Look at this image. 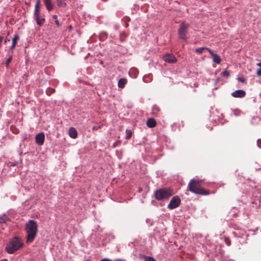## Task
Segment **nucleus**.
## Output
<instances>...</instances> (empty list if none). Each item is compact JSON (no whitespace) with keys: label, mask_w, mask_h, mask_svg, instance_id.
I'll return each instance as SVG.
<instances>
[{"label":"nucleus","mask_w":261,"mask_h":261,"mask_svg":"<svg viewBox=\"0 0 261 261\" xmlns=\"http://www.w3.org/2000/svg\"><path fill=\"white\" fill-rule=\"evenodd\" d=\"M201 180L192 179L188 184V188L192 193L200 195H208L210 194L209 190H206L201 187Z\"/></svg>","instance_id":"nucleus-1"},{"label":"nucleus","mask_w":261,"mask_h":261,"mask_svg":"<svg viewBox=\"0 0 261 261\" xmlns=\"http://www.w3.org/2000/svg\"><path fill=\"white\" fill-rule=\"evenodd\" d=\"M25 230L27 232V242L32 243L35 238L38 232V225L36 221L30 220L25 224Z\"/></svg>","instance_id":"nucleus-2"},{"label":"nucleus","mask_w":261,"mask_h":261,"mask_svg":"<svg viewBox=\"0 0 261 261\" xmlns=\"http://www.w3.org/2000/svg\"><path fill=\"white\" fill-rule=\"evenodd\" d=\"M23 246V243L21 239L18 237H14L7 244L6 250L9 254H13L22 247Z\"/></svg>","instance_id":"nucleus-3"},{"label":"nucleus","mask_w":261,"mask_h":261,"mask_svg":"<svg viewBox=\"0 0 261 261\" xmlns=\"http://www.w3.org/2000/svg\"><path fill=\"white\" fill-rule=\"evenodd\" d=\"M172 195V190L170 188H160L154 192V198L158 201L168 199Z\"/></svg>","instance_id":"nucleus-4"},{"label":"nucleus","mask_w":261,"mask_h":261,"mask_svg":"<svg viewBox=\"0 0 261 261\" xmlns=\"http://www.w3.org/2000/svg\"><path fill=\"white\" fill-rule=\"evenodd\" d=\"M40 0H36L34 12V18L36 21L37 25L42 26L45 22L44 18H40Z\"/></svg>","instance_id":"nucleus-5"},{"label":"nucleus","mask_w":261,"mask_h":261,"mask_svg":"<svg viewBox=\"0 0 261 261\" xmlns=\"http://www.w3.org/2000/svg\"><path fill=\"white\" fill-rule=\"evenodd\" d=\"M189 24L187 23L182 22L179 26L178 30V34L180 39L184 40H187L188 37L187 36L188 33V29Z\"/></svg>","instance_id":"nucleus-6"},{"label":"nucleus","mask_w":261,"mask_h":261,"mask_svg":"<svg viewBox=\"0 0 261 261\" xmlns=\"http://www.w3.org/2000/svg\"><path fill=\"white\" fill-rule=\"evenodd\" d=\"M181 203L180 198L178 196H175L172 198L167 207L170 210L174 209L179 206Z\"/></svg>","instance_id":"nucleus-7"},{"label":"nucleus","mask_w":261,"mask_h":261,"mask_svg":"<svg viewBox=\"0 0 261 261\" xmlns=\"http://www.w3.org/2000/svg\"><path fill=\"white\" fill-rule=\"evenodd\" d=\"M164 61L168 63H175L177 59L175 56L172 54H167L163 57Z\"/></svg>","instance_id":"nucleus-8"},{"label":"nucleus","mask_w":261,"mask_h":261,"mask_svg":"<svg viewBox=\"0 0 261 261\" xmlns=\"http://www.w3.org/2000/svg\"><path fill=\"white\" fill-rule=\"evenodd\" d=\"M45 139L44 134L41 132L36 136L35 141L39 145H42L44 143Z\"/></svg>","instance_id":"nucleus-9"},{"label":"nucleus","mask_w":261,"mask_h":261,"mask_svg":"<svg viewBox=\"0 0 261 261\" xmlns=\"http://www.w3.org/2000/svg\"><path fill=\"white\" fill-rule=\"evenodd\" d=\"M246 92L244 90H238L231 93V95L236 98H243L246 95Z\"/></svg>","instance_id":"nucleus-10"},{"label":"nucleus","mask_w":261,"mask_h":261,"mask_svg":"<svg viewBox=\"0 0 261 261\" xmlns=\"http://www.w3.org/2000/svg\"><path fill=\"white\" fill-rule=\"evenodd\" d=\"M210 54L213 57V61L218 64L221 62L220 57L217 54L214 53L212 49H208Z\"/></svg>","instance_id":"nucleus-11"},{"label":"nucleus","mask_w":261,"mask_h":261,"mask_svg":"<svg viewBox=\"0 0 261 261\" xmlns=\"http://www.w3.org/2000/svg\"><path fill=\"white\" fill-rule=\"evenodd\" d=\"M44 3L48 11L50 12L53 10L54 6L50 0H44Z\"/></svg>","instance_id":"nucleus-12"},{"label":"nucleus","mask_w":261,"mask_h":261,"mask_svg":"<svg viewBox=\"0 0 261 261\" xmlns=\"http://www.w3.org/2000/svg\"><path fill=\"white\" fill-rule=\"evenodd\" d=\"M161 112V109L160 107L156 105H154L153 106L152 108V113L155 116H158L159 115Z\"/></svg>","instance_id":"nucleus-13"},{"label":"nucleus","mask_w":261,"mask_h":261,"mask_svg":"<svg viewBox=\"0 0 261 261\" xmlns=\"http://www.w3.org/2000/svg\"><path fill=\"white\" fill-rule=\"evenodd\" d=\"M147 126L150 128H153L156 126V122L154 119L149 118L146 122Z\"/></svg>","instance_id":"nucleus-14"},{"label":"nucleus","mask_w":261,"mask_h":261,"mask_svg":"<svg viewBox=\"0 0 261 261\" xmlns=\"http://www.w3.org/2000/svg\"><path fill=\"white\" fill-rule=\"evenodd\" d=\"M69 136L73 139L77 137V134L76 130L74 127H70L69 129Z\"/></svg>","instance_id":"nucleus-15"},{"label":"nucleus","mask_w":261,"mask_h":261,"mask_svg":"<svg viewBox=\"0 0 261 261\" xmlns=\"http://www.w3.org/2000/svg\"><path fill=\"white\" fill-rule=\"evenodd\" d=\"M126 83H127L126 79L121 78L118 81V86L119 88H122L124 87V86L126 84Z\"/></svg>","instance_id":"nucleus-16"},{"label":"nucleus","mask_w":261,"mask_h":261,"mask_svg":"<svg viewBox=\"0 0 261 261\" xmlns=\"http://www.w3.org/2000/svg\"><path fill=\"white\" fill-rule=\"evenodd\" d=\"M140 257L143 258L144 261H156L154 257L146 256L145 255L140 254Z\"/></svg>","instance_id":"nucleus-17"},{"label":"nucleus","mask_w":261,"mask_h":261,"mask_svg":"<svg viewBox=\"0 0 261 261\" xmlns=\"http://www.w3.org/2000/svg\"><path fill=\"white\" fill-rule=\"evenodd\" d=\"M208 49H211L206 47H198L195 49V51L197 54H201L203 53V50H207L208 51Z\"/></svg>","instance_id":"nucleus-18"},{"label":"nucleus","mask_w":261,"mask_h":261,"mask_svg":"<svg viewBox=\"0 0 261 261\" xmlns=\"http://www.w3.org/2000/svg\"><path fill=\"white\" fill-rule=\"evenodd\" d=\"M127 38L126 34L124 32L120 33L119 35V40L121 42H124L126 40Z\"/></svg>","instance_id":"nucleus-19"},{"label":"nucleus","mask_w":261,"mask_h":261,"mask_svg":"<svg viewBox=\"0 0 261 261\" xmlns=\"http://www.w3.org/2000/svg\"><path fill=\"white\" fill-rule=\"evenodd\" d=\"M233 234L235 237H238V238H244V237H247L248 235H247L245 233L240 234V232H233Z\"/></svg>","instance_id":"nucleus-20"},{"label":"nucleus","mask_w":261,"mask_h":261,"mask_svg":"<svg viewBox=\"0 0 261 261\" xmlns=\"http://www.w3.org/2000/svg\"><path fill=\"white\" fill-rule=\"evenodd\" d=\"M13 58L12 53L9 56V58L7 59V60L6 61L5 65L6 67L8 68L9 66V64L10 62H11Z\"/></svg>","instance_id":"nucleus-21"},{"label":"nucleus","mask_w":261,"mask_h":261,"mask_svg":"<svg viewBox=\"0 0 261 261\" xmlns=\"http://www.w3.org/2000/svg\"><path fill=\"white\" fill-rule=\"evenodd\" d=\"M9 220V218L6 216L0 217V224L5 223Z\"/></svg>","instance_id":"nucleus-22"},{"label":"nucleus","mask_w":261,"mask_h":261,"mask_svg":"<svg viewBox=\"0 0 261 261\" xmlns=\"http://www.w3.org/2000/svg\"><path fill=\"white\" fill-rule=\"evenodd\" d=\"M58 5L61 7H65L66 5L64 0H57Z\"/></svg>","instance_id":"nucleus-23"},{"label":"nucleus","mask_w":261,"mask_h":261,"mask_svg":"<svg viewBox=\"0 0 261 261\" xmlns=\"http://www.w3.org/2000/svg\"><path fill=\"white\" fill-rule=\"evenodd\" d=\"M125 133H126L125 139L127 140L131 138L132 135V132L131 130L126 129Z\"/></svg>","instance_id":"nucleus-24"},{"label":"nucleus","mask_w":261,"mask_h":261,"mask_svg":"<svg viewBox=\"0 0 261 261\" xmlns=\"http://www.w3.org/2000/svg\"><path fill=\"white\" fill-rule=\"evenodd\" d=\"M19 35L18 34H15L14 35V38L12 39V43L16 45L17 41L19 39Z\"/></svg>","instance_id":"nucleus-25"},{"label":"nucleus","mask_w":261,"mask_h":261,"mask_svg":"<svg viewBox=\"0 0 261 261\" xmlns=\"http://www.w3.org/2000/svg\"><path fill=\"white\" fill-rule=\"evenodd\" d=\"M224 242H225V244L228 246L231 245V240H230L229 238H228L227 237H225Z\"/></svg>","instance_id":"nucleus-26"},{"label":"nucleus","mask_w":261,"mask_h":261,"mask_svg":"<svg viewBox=\"0 0 261 261\" xmlns=\"http://www.w3.org/2000/svg\"><path fill=\"white\" fill-rule=\"evenodd\" d=\"M221 74L223 76H229L230 74L229 72L227 70H225L221 73Z\"/></svg>","instance_id":"nucleus-27"},{"label":"nucleus","mask_w":261,"mask_h":261,"mask_svg":"<svg viewBox=\"0 0 261 261\" xmlns=\"http://www.w3.org/2000/svg\"><path fill=\"white\" fill-rule=\"evenodd\" d=\"M116 153L119 159H121L122 155V152L121 151L116 150Z\"/></svg>","instance_id":"nucleus-28"},{"label":"nucleus","mask_w":261,"mask_h":261,"mask_svg":"<svg viewBox=\"0 0 261 261\" xmlns=\"http://www.w3.org/2000/svg\"><path fill=\"white\" fill-rule=\"evenodd\" d=\"M101 125H95L93 126L92 128V130H97L99 129H100L101 127Z\"/></svg>","instance_id":"nucleus-29"},{"label":"nucleus","mask_w":261,"mask_h":261,"mask_svg":"<svg viewBox=\"0 0 261 261\" xmlns=\"http://www.w3.org/2000/svg\"><path fill=\"white\" fill-rule=\"evenodd\" d=\"M241 113V111L239 110H234L233 111L234 115L237 116L240 115Z\"/></svg>","instance_id":"nucleus-30"},{"label":"nucleus","mask_w":261,"mask_h":261,"mask_svg":"<svg viewBox=\"0 0 261 261\" xmlns=\"http://www.w3.org/2000/svg\"><path fill=\"white\" fill-rule=\"evenodd\" d=\"M237 80H238V81H239V82H241L242 83H244L246 81V80L245 79L241 78L240 77H238Z\"/></svg>","instance_id":"nucleus-31"},{"label":"nucleus","mask_w":261,"mask_h":261,"mask_svg":"<svg viewBox=\"0 0 261 261\" xmlns=\"http://www.w3.org/2000/svg\"><path fill=\"white\" fill-rule=\"evenodd\" d=\"M55 92V90L51 88H48L47 91V92L54 93Z\"/></svg>","instance_id":"nucleus-32"},{"label":"nucleus","mask_w":261,"mask_h":261,"mask_svg":"<svg viewBox=\"0 0 261 261\" xmlns=\"http://www.w3.org/2000/svg\"><path fill=\"white\" fill-rule=\"evenodd\" d=\"M257 146L261 148V139H258L257 141Z\"/></svg>","instance_id":"nucleus-33"},{"label":"nucleus","mask_w":261,"mask_h":261,"mask_svg":"<svg viewBox=\"0 0 261 261\" xmlns=\"http://www.w3.org/2000/svg\"><path fill=\"white\" fill-rule=\"evenodd\" d=\"M256 74L258 76H261V68H259L256 71Z\"/></svg>","instance_id":"nucleus-34"},{"label":"nucleus","mask_w":261,"mask_h":261,"mask_svg":"<svg viewBox=\"0 0 261 261\" xmlns=\"http://www.w3.org/2000/svg\"><path fill=\"white\" fill-rule=\"evenodd\" d=\"M15 46H16V44H14H14H13V43H12V45L10 46V49L12 53H13V51L14 49L15 48Z\"/></svg>","instance_id":"nucleus-35"},{"label":"nucleus","mask_w":261,"mask_h":261,"mask_svg":"<svg viewBox=\"0 0 261 261\" xmlns=\"http://www.w3.org/2000/svg\"><path fill=\"white\" fill-rule=\"evenodd\" d=\"M55 22L56 24L57 25V26L58 27H60L61 26V23L59 22V20L58 19L56 20L55 21Z\"/></svg>","instance_id":"nucleus-36"},{"label":"nucleus","mask_w":261,"mask_h":261,"mask_svg":"<svg viewBox=\"0 0 261 261\" xmlns=\"http://www.w3.org/2000/svg\"><path fill=\"white\" fill-rule=\"evenodd\" d=\"M18 164V162H15L11 164L10 166L11 167H14L16 166Z\"/></svg>","instance_id":"nucleus-37"},{"label":"nucleus","mask_w":261,"mask_h":261,"mask_svg":"<svg viewBox=\"0 0 261 261\" xmlns=\"http://www.w3.org/2000/svg\"><path fill=\"white\" fill-rule=\"evenodd\" d=\"M100 261H112V260L109 258H103L102 259H101Z\"/></svg>","instance_id":"nucleus-38"},{"label":"nucleus","mask_w":261,"mask_h":261,"mask_svg":"<svg viewBox=\"0 0 261 261\" xmlns=\"http://www.w3.org/2000/svg\"><path fill=\"white\" fill-rule=\"evenodd\" d=\"M57 17H58V16H57V15H53V18L54 19H55V21L56 20H57Z\"/></svg>","instance_id":"nucleus-39"},{"label":"nucleus","mask_w":261,"mask_h":261,"mask_svg":"<svg viewBox=\"0 0 261 261\" xmlns=\"http://www.w3.org/2000/svg\"><path fill=\"white\" fill-rule=\"evenodd\" d=\"M3 37L0 36V44H1L2 42L3 41Z\"/></svg>","instance_id":"nucleus-40"},{"label":"nucleus","mask_w":261,"mask_h":261,"mask_svg":"<svg viewBox=\"0 0 261 261\" xmlns=\"http://www.w3.org/2000/svg\"><path fill=\"white\" fill-rule=\"evenodd\" d=\"M257 65L260 67V68H261V63H259L257 64Z\"/></svg>","instance_id":"nucleus-41"},{"label":"nucleus","mask_w":261,"mask_h":261,"mask_svg":"<svg viewBox=\"0 0 261 261\" xmlns=\"http://www.w3.org/2000/svg\"><path fill=\"white\" fill-rule=\"evenodd\" d=\"M114 261H121V259H116Z\"/></svg>","instance_id":"nucleus-42"},{"label":"nucleus","mask_w":261,"mask_h":261,"mask_svg":"<svg viewBox=\"0 0 261 261\" xmlns=\"http://www.w3.org/2000/svg\"><path fill=\"white\" fill-rule=\"evenodd\" d=\"M8 41H10V40H9V39H6L5 40V43H6V42H8Z\"/></svg>","instance_id":"nucleus-43"},{"label":"nucleus","mask_w":261,"mask_h":261,"mask_svg":"<svg viewBox=\"0 0 261 261\" xmlns=\"http://www.w3.org/2000/svg\"><path fill=\"white\" fill-rule=\"evenodd\" d=\"M128 26V24L127 23H125V27H127Z\"/></svg>","instance_id":"nucleus-44"},{"label":"nucleus","mask_w":261,"mask_h":261,"mask_svg":"<svg viewBox=\"0 0 261 261\" xmlns=\"http://www.w3.org/2000/svg\"><path fill=\"white\" fill-rule=\"evenodd\" d=\"M113 147H116V145H115V143H114V144H113Z\"/></svg>","instance_id":"nucleus-45"},{"label":"nucleus","mask_w":261,"mask_h":261,"mask_svg":"<svg viewBox=\"0 0 261 261\" xmlns=\"http://www.w3.org/2000/svg\"><path fill=\"white\" fill-rule=\"evenodd\" d=\"M69 29H70V30H71V29H72V27H71V25L69 26Z\"/></svg>","instance_id":"nucleus-46"}]
</instances>
